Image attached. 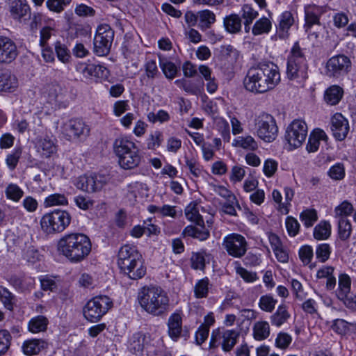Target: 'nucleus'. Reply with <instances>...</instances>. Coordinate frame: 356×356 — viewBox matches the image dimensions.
<instances>
[{
	"label": "nucleus",
	"instance_id": "f257e3e1",
	"mask_svg": "<svg viewBox=\"0 0 356 356\" xmlns=\"http://www.w3.org/2000/svg\"><path fill=\"white\" fill-rule=\"evenodd\" d=\"M280 81L279 67L273 63H259L251 67L243 80L245 88L255 94L274 89Z\"/></svg>",
	"mask_w": 356,
	"mask_h": 356
},
{
	"label": "nucleus",
	"instance_id": "f03ea898",
	"mask_svg": "<svg viewBox=\"0 0 356 356\" xmlns=\"http://www.w3.org/2000/svg\"><path fill=\"white\" fill-rule=\"evenodd\" d=\"M91 249L89 237L78 232L65 234L57 243L58 253L73 264L83 261L89 255Z\"/></svg>",
	"mask_w": 356,
	"mask_h": 356
},
{
	"label": "nucleus",
	"instance_id": "7ed1b4c3",
	"mask_svg": "<svg viewBox=\"0 0 356 356\" xmlns=\"http://www.w3.org/2000/svg\"><path fill=\"white\" fill-rule=\"evenodd\" d=\"M138 300L143 309L154 316L163 315L169 306L166 292L155 286L141 288L138 293Z\"/></svg>",
	"mask_w": 356,
	"mask_h": 356
},
{
	"label": "nucleus",
	"instance_id": "20e7f679",
	"mask_svg": "<svg viewBox=\"0 0 356 356\" xmlns=\"http://www.w3.org/2000/svg\"><path fill=\"white\" fill-rule=\"evenodd\" d=\"M113 151L119 164L124 169H133L139 165L142 154L134 142L127 137H118L113 143Z\"/></svg>",
	"mask_w": 356,
	"mask_h": 356
},
{
	"label": "nucleus",
	"instance_id": "39448f33",
	"mask_svg": "<svg viewBox=\"0 0 356 356\" xmlns=\"http://www.w3.org/2000/svg\"><path fill=\"white\" fill-rule=\"evenodd\" d=\"M71 219V215L67 211L55 209L42 217L40 225L47 234L60 233L69 226Z\"/></svg>",
	"mask_w": 356,
	"mask_h": 356
},
{
	"label": "nucleus",
	"instance_id": "423d86ee",
	"mask_svg": "<svg viewBox=\"0 0 356 356\" xmlns=\"http://www.w3.org/2000/svg\"><path fill=\"white\" fill-rule=\"evenodd\" d=\"M307 63L304 53L299 44L296 42L293 46L291 54L288 58L286 74L289 79L307 78Z\"/></svg>",
	"mask_w": 356,
	"mask_h": 356
},
{
	"label": "nucleus",
	"instance_id": "0eeeda50",
	"mask_svg": "<svg viewBox=\"0 0 356 356\" xmlns=\"http://www.w3.org/2000/svg\"><path fill=\"white\" fill-rule=\"evenodd\" d=\"M112 307L113 302L109 297L96 296L88 300L83 307V316L89 322H98Z\"/></svg>",
	"mask_w": 356,
	"mask_h": 356
},
{
	"label": "nucleus",
	"instance_id": "6e6552de",
	"mask_svg": "<svg viewBox=\"0 0 356 356\" xmlns=\"http://www.w3.org/2000/svg\"><path fill=\"white\" fill-rule=\"evenodd\" d=\"M239 337L240 332L237 330L215 329L211 334L209 349L220 346L223 352L229 353L237 343Z\"/></svg>",
	"mask_w": 356,
	"mask_h": 356
},
{
	"label": "nucleus",
	"instance_id": "1a4fd4ad",
	"mask_svg": "<svg viewBox=\"0 0 356 356\" xmlns=\"http://www.w3.org/2000/svg\"><path fill=\"white\" fill-rule=\"evenodd\" d=\"M257 135L265 142L273 141L278 133L275 118L270 114L263 113L254 120Z\"/></svg>",
	"mask_w": 356,
	"mask_h": 356
},
{
	"label": "nucleus",
	"instance_id": "9d476101",
	"mask_svg": "<svg viewBox=\"0 0 356 356\" xmlns=\"http://www.w3.org/2000/svg\"><path fill=\"white\" fill-rule=\"evenodd\" d=\"M114 38V31L108 24L97 27L94 38V51L98 56H106L110 49Z\"/></svg>",
	"mask_w": 356,
	"mask_h": 356
},
{
	"label": "nucleus",
	"instance_id": "9b49d317",
	"mask_svg": "<svg viewBox=\"0 0 356 356\" xmlns=\"http://www.w3.org/2000/svg\"><path fill=\"white\" fill-rule=\"evenodd\" d=\"M307 136V126L305 121L294 120L287 127L285 139L291 149L300 147L305 141Z\"/></svg>",
	"mask_w": 356,
	"mask_h": 356
},
{
	"label": "nucleus",
	"instance_id": "f8f14e48",
	"mask_svg": "<svg viewBox=\"0 0 356 356\" xmlns=\"http://www.w3.org/2000/svg\"><path fill=\"white\" fill-rule=\"evenodd\" d=\"M222 245L227 254L234 258H241L248 250L245 238L237 233H232L225 236Z\"/></svg>",
	"mask_w": 356,
	"mask_h": 356
},
{
	"label": "nucleus",
	"instance_id": "ddd939ff",
	"mask_svg": "<svg viewBox=\"0 0 356 356\" xmlns=\"http://www.w3.org/2000/svg\"><path fill=\"white\" fill-rule=\"evenodd\" d=\"M61 131L68 140L86 138L90 134L89 126L82 119H70L63 124Z\"/></svg>",
	"mask_w": 356,
	"mask_h": 356
},
{
	"label": "nucleus",
	"instance_id": "4468645a",
	"mask_svg": "<svg viewBox=\"0 0 356 356\" xmlns=\"http://www.w3.org/2000/svg\"><path fill=\"white\" fill-rule=\"evenodd\" d=\"M350 69V59L343 54H339L327 61L325 74L330 78H339L347 74Z\"/></svg>",
	"mask_w": 356,
	"mask_h": 356
},
{
	"label": "nucleus",
	"instance_id": "2eb2a0df",
	"mask_svg": "<svg viewBox=\"0 0 356 356\" xmlns=\"http://www.w3.org/2000/svg\"><path fill=\"white\" fill-rule=\"evenodd\" d=\"M106 182V178L101 175L80 176L75 182L78 189L87 193H94L102 188Z\"/></svg>",
	"mask_w": 356,
	"mask_h": 356
},
{
	"label": "nucleus",
	"instance_id": "dca6fc26",
	"mask_svg": "<svg viewBox=\"0 0 356 356\" xmlns=\"http://www.w3.org/2000/svg\"><path fill=\"white\" fill-rule=\"evenodd\" d=\"M18 55L16 43L9 37L0 35V65L10 64Z\"/></svg>",
	"mask_w": 356,
	"mask_h": 356
},
{
	"label": "nucleus",
	"instance_id": "f3484780",
	"mask_svg": "<svg viewBox=\"0 0 356 356\" xmlns=\"http://www.w3.org/2000/svg\"><path fill=\"white\" fill-rule=\"evenodd\" d=\"M330 129L336 140L343 141L350 131L349 122L341 113H336L331 117Z\"/></svg>",
	"mask_w": 356,
	"mask_h": 356
},
{
	"label": "nucleus",
	"instance_id": "a211bd4d",
	"mask_svg": "<svg viewBox=\"0 0 356 356\" xmlns=\"http://www.w3.org/2000/svg\"><path fill=\"white\" fill-rule=\"evenodd\" d=\"M294 14L290 11L283 12L278 17L276 26V36L280 39H286L289 36V29L295 24Z\"/></svg>",
	"mask_w": 356,
	"mask_h": 356
},
{
	"label": "nucleus",
	"instance_id": "6ab92c4d",
	"mask_svg": "<svg viewBox=\"0 0 356 356\" xmlns=\"http://www.w3.org/2000/svg\"><path fill=\"white\" fill-rule=\"evenodd\" d=\"M322 7L316 5H307L305 6V25L304 28L307 33L311 32V29L314 25H320V17L323 14Z\"/></svg>",
	"mask_w": 356,
	"mask_h": 356
},
{
	"label": "nucleus",
	"instance_id": "aec40b11",
	"mask_svg": "<svg viewBox=\"0 0 356 356\" xmlns=\"http://www.w3.org/2000/svg\"><path fill=\"white\" fill-rule=\"evenodd\" d=\"M36 148L42 156L50 157L57 152L56 139L48 136L41 138L37 141Z\"/></svg>",
	"mask_w": 356,
	"mask_h": 356
},
{
	"label": "nucleus",
	"instance_id": "412c9836",
	"mask_svg": "<svg viewBox=\"0 0 356 356\" xmlns=\"http://www.w3.org/2000/svg\"><path fill=\"white\" fill-rule=\"evenodd\" d=\"M327 142L328 136L321 129H314L309 136L308 142L306 145V149L309 153H313L318 151L320 145V141Z\"/></svg>",
	"mask_w": 356,
	"mask_h": 356
},
{
	"label": "nucleus",
	"instance_id": "4be33fe9",
	"mask_svg": "<svg viewBox=\"0 0 356 356\" xmlns=\"http://www.w3.org/2000/svg\"><path fill=\"white\" fill-rule=\"evenodd\" d=\"M197 226L188 225L182 232L184 236H189L193 238L198 239L203 241L208 239L210 236V232L209 229L206 228L204 222L201 225H196Z\"/></svg>",
	"mask_w": 356,
	"mask_h": 356
},
{
	"label": "nucleus",
	"instance_id": "5701e85b",
	"mask_svg": "<svg viewBox=\"0 0 356 356\" xmlns=\"http://www.w3.org/2000/svg\"><path fill=\"white\" fill-rule=\"evenodd\" d=\"M17 87V79L10 71L0 70V91L12 92Z\"/></svg>",
	"mask_w": 356,
	"mask_h": 356
},
{
	"label": "nucleus",
	"instance_id": "b1692460",
	"mask_svg": "<svg viewBox=\"0 0 356 356\" xmlns=\"http://www.w3.org/2000/svg\"><path fill=\"white\" fill-rule=\"evenodd\" d=\"M9 1L10 12L13 19L19 20L29 12L30 8L26 0Z\"/></svg>",
	"mask_w": 356,
	"mask_h": 356
},
{
	"label": "nucleus",
	"instance_id": "393cba45",
	"mask_svg": "<svg viewBox=\"0 0 356 356\" xmlns=\"http://www.w3.org/2000/svg\"><path fill=\"white\" fill-rule=\"evenodd\" d=\"M182 319L180 314H172L168 322V334L172 339L177 341L181 334V332Z\"/></svg>",
	"mask_w": 356,
	"mask_h": 356
},
{
	"label": "nucleus",
	"instance_id": "a878e982",
	"mask_svg": "<svg viewBox=\"0 0 356 356\" xmlns=\"http://www.w3.org/2000/svg\"><path fill=\"white\" fill-rule=\"evenodd\" d=\"M47 347V343L42 339H31L24 341L22 350L26 355H33L39 353L42 349Z\"/></svg>",
	"mask_w": 356,
	"mask_h": 356
},
{
	"label": "nucleus",
	"instance_id": "bb28decb",
	"mask_svg": "<svg viewBox=\"0 0 356 356\" xmlns=\"http://www.w3.org/2000/svg\"><path fill=\"white\" fill-rule=\"evenodd\" d=\"M343 95V88L339 86L333 85L325 91L324 99L329 105H337L341 101Z\"/></svg>",
	"mask_w": 356,
	"mask_h": 356
},
{
	"label": "nucleus",
	"instance_id": "cd10ccee",
	"mask_svg": "<svg viewBox=\"0 0 356 356\" xmlns=\"http://www.w3.org/2000/svg\"><path fill=\"white\" fill-rule=\"evenodd\" d=\"M10 282L16 289L23 292L33 287L35 280L31 277L14 275L10 277Z\"/></svg>",
	"mask_w": 356,
	"mask_h": 356
},
{
	"label": "nucleus",
	"instance_id": "c85d7f7f",
	"mask_svg": "<svg viewBox=\"0 0 356 356\" xmlns=\"http://www.w3.org/2000/svg\"><path fill=\"white\" fill-rule=\"evenodd\" d=\"M290 317L291 314L288 312L286 306L280 305L276 312L270 316V321L272 325L279 327L287 322Z\"/></svg>",
	"mask_w": 356,
	"mask_h": 356
},
{
	"label": "nucleus",
	"instance_id": "c756f323",
	"mask_svg": "<svg viewBox=\"0 0 356 356\" xmlns=\"http://www.w3.org/2000/svg\"><path fill=\"white\" fill-rule=\"evenodd\" d=\"M270 333L269 323L265 321H259L254 323L252 327L253 337L257 341L267 339Z\"/></svg>",
	"mask_w": 356,
	"mask_h": 356
},
{
	"label": "nucleus",
	"instance_id": "7c9ffc66",
	"mask_svg": "<svg viewBox=\"0 0 356 356\" xmlns=\"http://www.w3.org/2000/svg\"><path fill=\"white\" fill-rule=\"evenodd\" d=\"M351 288V279L350 276L346 273L341 274L339 276V289L337 293L338 298L340 300H343L348 298L350 292Z\"/></svg>",
	"mask_w": 356,
	"mask_h": 356
},
{
	"label": "nucleus",
	"instance_id": "2f4dec72",
	"mask_svg": "<svg viewBox=\"0 0 356 356\" xmlns=\"http://www.w3.org/2000/svg\"><path fill=\"white\" fill-rule=\"evenodd\" d=\"M223 22L226 31L230 33H237L241 30V19L236 14L227 16Z\"/></svg>",
	"mask_w": 356,
	"mask_h": 356
},
{
	"label": "nucleus",
	"instance_id": "473e14b6",
	"mask_svg": "<svg viewBox=\"0 0 356 356\" xmlns=\"http://www.w3.org/2000/svg\"><path fill=\"white\" fill-rule=\"evenodd\" d=\"M49 320L44 316L39 315L32 318L29 322V330L33 333L44 332L47 330Z\"/></svg>",
	"mask_w": 356,
	"mask_h": 356
},
{
	"label": "nucleus",
	"instance_id": "72a5a7b5",
	"mask_svg": "<svg viewBox=\"0 0 356 356\" xmlns=\"http://www.w3.org/2000/svg\"><path fill=\"white\" fill-rule=\"evenodd\" d=\"M241 13V17L244 19L245 31L246 33H248L251 29V24L258 16V12L250 5L245 4L242 7Z\"/></svg>",
	"mask_w": 356,
	"mask_h": 356
},
{
	"label": "nucleus",
	"instance_id": "f704fd0d",
	"mask_svg": "<svg viewBox=\"0 0 356 356\" xmlns=\"http://www.w3.org/2000/svg\"><path fill=\"white\" fill-rule=\"evenodd\" d=\"M124 274L131 280L142 278L146 274V267L143 258L136 261Z\"/></svg>",
	"mask_w": 356,
	"mask_h": 356
},
{
	"label": "nucleus",
	"instance_id": "c9c22d12",
	"mask_svg": "<svg viewBox=\"0 0 356 356\" xmlns=\"http://www.w3.org/2000/svg\"><path fill=\"white\" fill-rule=\"evenodd\" d=\"M331 234V225L328 221H321L314 229V237L317 240H325Z\"/></svg>",
	"mask_w": 356,
	"mask_h": 356
},
{
	"label": "nucleus",
	"instance_id": "e433bc0d",
	"mask_svg": "<svg viewBox=\"0 0 356 356\" xmlns=\"http://www.w3.org/2000/svg\"><path fill=\"white\" fill-rule=\"evenodd\" d=\"M271 28V21L268 18L263 17L254 23L252 28V32L254 35H259L269 33Z\"/></svg>",
	"mask_w": 356,
	"mask_h": 356
},
{
	"label": "nucleus",
	"instance_id": "4c0bfd02",
	"mask_svg": "<svg viewBox=\"0 0 356 356\" xmlns=\"http://www.w3.org/2000/svg\"><path fill=\"white\" fill-rule=\"evenodd\" d=\"M210 281L208 277L199 280L194 286V296L196 298H204L208 296Z\"/></svg>",
	"mask_w": 356,
	"mask_h": 356
},
{
	"label": "nucleus",
	"instance_id": "58836bf2",
	"mask_svg": "<svg viewBox=\"0 0 356 356\" xmlns=\"http://www.w3.org/2000/svg\"><path fill=\"white\" fill-rule=\"evenodd\" d=\"M185 216L189 221L193 222L196 225H202V223H204L203 218L199 213L197 205L195 203H191L186 207Z\"/></svg>",
	"mask_w": 356,
	"mask_h": 356
},
{
	"label": "nucleus",
	"instance_id": "ea45409f",
	"mask_svg": "<svg viewBox=\"0 0 356 356\" xmlns=\"http://www.w3.org/2000/svg\"><path fill=\"white\" fill-rule=\"evenodd\" d=\"M146 339L147 335L144 333L138 332L134 334L130 341L131 350L134 353L143 351L145 344L147 343Z\"/></svg>",
	"mask_w": 356,
	"mask_h": 356
},
{
	"label": "nucleus",
	"instance_id": "a19ab883",
	"mask_svg": "<svg viewBox=\"0 0 356 356\" xmlns=\"http://www.w3.org/2000/svg\"><path fill=\"white\" fill-rule=\"evenodd\" d=\"M147 120L153 124L155 123H160L163 124L168 122L170 119V113L163 109H160L156 112H149L147 115Z\"/></svg>",
	"mask_w": 356,
	"mask_h": 356
},
{
	"label": "nucleus",
	"instance_id": "79ce46f5",
	"mask_svg": "<svg viewBox=\"0 0 356 356\" xmlns=\"http://www.w3.org/2000/svg\"><path fill=\"white\" fill-rule=\"evenodd\" d=\"M159 65L166 78L172 79L175 77L177 67L172 62L159 56Z\"/></svg>",
	"mask_w": 356,
	"mask_h": 356
},
{
	"label": "nucleus",
	"instance_id": "37998d69",
	"mask_svg": "<svg viewBox=\"0 0 356 356\" xmlns=\"http://www.w3.org/2000/svg\"><path fill=\"white\" fill-rule=\"evenodd\" d=\"M210 256L205 251L193 253L191 257V268L203 270L205 268L206 259Z\"/></svg>",
	"mask_w": 356,
	"mask_h": 356
},
{
	"label": "nucleus",
	"instance_id": "c03bdc74",
	"mask_svg": "<svg viewBox=\"0 0 356 356\" xmlns=\"http://www.w3.org/2000/svg\"><path fill=\"white\" fill-rule=\"evenodd\" d=\"M5 194L7 199L18 202L24 195L23 190L16 184H9L6 189Z\"/></svg>",
	"mask_w": 356,
	"mask_h": 356
},
{
	"label": "nucleus",
	"instance_id": "a18cd8bd",
	"mask_svg": "<svg viewBox=\"0 0 356 356\" xmlns=\"http://www.w3.org/2000/svg\"><path fill=\"white\" fill-rule=\"evenodd\" d=\"M352 233V226L346 218H339L338 220V235L341 241L348 240Z\"/></svg>",
	"mask_w": 356,
	"mask_h": 356
},
{
	"label": "nucleus",
	"instance_id": "49530a36",
	"mask_svg": "<svg viewBox=\"0 0 356 356\" xmlns=\"http://www.w3.org/2000/svg\"><path fill=\"white\" fill-rule=\"evenodd\" d=\"M200 26L202 28L209 29L216 22V15L209 10H203L198 12Z\"/></svg>",
	"mask_w": 356,
	"mask_h": 356
},
{
	"label": "nucleus",
	"instance_id": "de8ad7c7",
	"mask_svg": "<svg viewBox=\"0 0 356 356\" xmlns=\"http://www.w3.org/2000/svg\"><path fill=\"white\" fill-rule=\"evenodd\" d=\"M234 145L243 149L251 150H255L258 147L257 143L251 136L238 137L234 140Z\"/></svg>",
	"mask_w": 356,
	"mask_h": 356
},
{
	"label": "nucleus",
	"instance_id": "09e8293b",
	"mask_svg": "<svg viewBox=\"0 0 356 356\" xmlns=\"http://www.w3.org/2000/svg\"><path fill=\"white\" fill-rule=\"evenodd\" d=\"M277 300L275 299L271 295H264L260 297L259 300V307L264 312H272Z\"/></svg>",
	"mask_w": 356,
	"mask_h": 356
},
{
	"label": "nucleus",
	"instance_id": "8fccbe9b",
	"mask_svg": "<svg viewBox=\"0 0 356 356\" xmlns=\"http://www.w3.org/2000/svg\"><path fill=\"white\" fill-rule=\"evenodd\" d=\"M44 204L45 207L67 205L68 201L63 194L54 193L45 198Z\"/></svg>",
	"mask_w": 356,
	"mask_h": 356
},
{
	"label": "nucleus",
	"instance_id": "3c124183",
	"mask_svg": "<svg viewBox=\"0 0 356 356\" xmlns=\"http://www.w3.org/2000/svg\"><path fill=\"white\" fill-rule=\"evenodd\" d=\"M300 218L305 227H310L318 220L317 212L314 209L304 210L300 213Z\"/></svg>",
	"mask_w": 356,
	"mask_h": 356
},
{
	"label": "nucleus",
	"instance_id": "603ef678",
	"mask_svg": "<svg viewBox=\"0 0 356 356\" xmlns=\"http://www.w3.org/2000/svg\"><path fill=\"white\" fill-rule=\"evenodd\" d=\"M94 63L80 62L76 65V70L81 74L86 79L93 80V68Z\"/></svg>",
	"mask_w": 356,
	"mask_h": 356
},
{
	"label": "nucleus",
	"instance_id": "864d4df0",
	"mask_svg": "<svg viewBox=\"0 0 356 356\" xmlns=\"http://www.w3.org/2000/svg\"><path fill=\"white\" fill-rule=\"evenodd\" d=\"M94 63L80 62L76 65V70L81 74L86 79L93 80V68Z\"/></svg>",
	"mask_w": 356,
	"mask_h": 356
},
{
	"label": "nucleus",
	"instance_id": "5fc2aeb1",
	"mask_svg": "<svg viewBox=\"0 0 356 356\" xmlns=\"http://www.w3.org/2000/svg\"><path fill=\"white\" fill-rule=\"evenodd\" d=\"M55 51L58 60L62 63H68L70 61L71 54L65 44L60 42H56L55 43Z\"/></svg>",
	"mask_w": 356,
	"mask_h": 356
},
{
	"label": "nucleus",
	"instance_id": "6e6d98bb",
	"mask_svg": "<svg viewBox=\"0 0 356 356\" xmlns=\"http://www.w3.org/2000/svg\"><path fill=\"white\" fill-rule=\"evenodd\" d=\"M353 211V205L348 201H343L334 209L335 217L339 218H346Z\"/></svg>",
	"mask_w": 356,
	"mask_h": 356
},
{
	"label": "nucleus",
	"instance_id": "4d7b16f0",
	"mask_svg": "<svg viewBox=\"0 0 356 356\" xmlns=\"http://www.w3.org/2000/svg\"><path fill=\"white\" fill-rule=\"evenodd\" d=\"M71 1L72 0H47L46 5L49 10L60 13Z\"/></svg>",
	"mask_w": 356,
	"mask_h": 356
},
{
	"label": "nucleus",
	"instance_id": "13d9d810",
	"mask_svg": "<svg viewBox=\"0 0 356 356\" xmlns=\"http://www.w3.org/2000/svg\"><path fill=\"white\" fill-rule=\"evenodd\" d=\"M163 140V134L160 131H155L152 133L147 140V147L148 149H155L159 147Z\"/></svg>",
	"mask_w": 356,
	"mask_h": 356
},
{
	"label": "nucleus",
	"instance_id": "bf43d9fd",
	"mask_svg": "<svg viewBox=\"0 0 356 356\" xmlns=\"http://www.w3.org/2000/svg\"><path fill=\"white\" fill-rule=\"evenodd\" d=\"M292 342V337L286 332H280L275 339V346L282 350L286 349Z\"/></svg>",
	"mask_w": 356,
	"mask_h": 356
},
{
	"label": "nucleus",
	"instance_id": "052dcab7",
	"mask_svg": "<svg viewBox=\"0 0 356 356\" xmlns=\"http://www.w3.org/2000/svg\"><path fill=\"white\" fill-rule=\"evenodd\" d=\"M331 248L329 244L322 243L318 245L316 249V258L321 262L327 261L330 255Z\"/></svg>",
	"mask_w": 356,
	"mask_h": 356
},
{
	"label": "nucleus",
	"instance_id": "680f3d73",
	"mask_svg": "<svg viewBox=\"0 0 356 356\" xmlns=\"http://www.w3.org/2000/svg\"><path fill=\"white\" fill-rule=\"evenodd\" d=\"M21 155V148H15L10 154L7 155L6 163L10 170H14L16 168Z\"/></svg>",
	"mask_w": 356,
	"mask_h": 356
},
{
	"label": "nucleus",
	"instance_id": "e2e57ef3",
	"mask_svg": "<svg viewBox=\"0 0 356 356\" xmlns=\"http://www.w3.org/2000/svg\"><path fill=\"white\" fill-rule=\"evenodd\" d=\"M137 248L134 245H124L119 250L118 261L128 260L132 257V253H136Z\"/></svg>",
	"mask_w": 356,
	"mask_h": 356
},
{
	"label": "nucleus",
	"instance_id": "0e129e2a",
	"mask_svg": "<svg viewBox=\"0 0 356 356\" xmlns=\"http://www.w3.org/2000/svg\"><path fill=\"white\" fill-rule=\"evenodd\" d=\"M11 339V335L8 330H0V355L5 353L8 350Z\"/></svg>",
	"mask_w": 356,
	"mask_h": 356
},
{
	"label": "nucleus",
	"instance_id": "69168bd1",
	"mask_svg": "<svg viewBox=\"0 0 356 356\" xmlns=\"http://www.w3.org/2000/svg\"><path fill=\"white\" fill-rule=\"evenodd\" d=\"M132 257L128 260L118 261V265L120 268L121 271L124 273L127 271L136 261L142 258V255L139 252L136 253H132Z\"/></svg>",
	"mask_w": 356,
	"mask_h": 356
},
{
	"label": "nucleus",
	"instance_id": "338daca9",
	"mask_svg": "<svg viewBox=\"0 0 356 356\" xmlns=\"http://www.w3.org/2000/svg\"><path fill=\"white\" fill-rule=\"evenodd\" d=\"M328 175L331 179L334 180H341L345 177V169L343 164L338 163L332 166L329 171Z\"/></svg>",
	"mask_w": 356,
	"mask_h": 356
},
{
	"label": "nucleus",
	"instance_id": "774afa93",
	"mask_svg": "<svg viewBox=\"0 0 356 356\" xmlns=\"http://www.w3.org/2000/svg\"><path fill=\"white\" fill-rule=\"evenodd\" d=\"M286 228L290 236H295L299 232L300 224L298 220L291 216L286 218Z\"/></svg>",
	"mask_w": 356,
	"mask_h": 356
}]
</instances>
